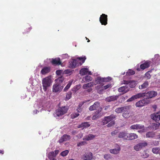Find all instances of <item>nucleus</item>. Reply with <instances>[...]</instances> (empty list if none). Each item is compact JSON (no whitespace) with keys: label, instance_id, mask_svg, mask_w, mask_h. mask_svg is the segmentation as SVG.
<instances>
[{"label":"nucleus","instance_id":"f257e3e1","mask_svg":"<svg viewBox=\"0 0 160 160\" xmlns=\"http://www.w3.org/2000/svg\"><path fill=\"white\" fill-rule=\"evenodd\" d=\"M111 78L110 77H108L106 78L98 77L95 79L94 82V85H98L96 87V88L97 90V91L99 93L102 94L101 88L104 85L103 83L108 82L111 80Z\"/></svg>","mask_w":160,"mask_h":160},{"label":"nucleus","instance_id":"f03ea898","mask_svg":"<svg viewBox=\"0 0 160 160\" xmlns=\"http://www.w3.org/2000/svg\"><path fill=\"white\" fill-rule=\"evenodd\" d=\"M86 59V58L84 57L78 58L76 59H72L69 62V66L70 68H74L77 66L81 65L84 62Z\"/></svg>","mask_w":160,"mask_h":160},{"label":"nucleus","instance_id":"7ed1b4c3","mask_svg":"<svg viewBox=\"0 0 160 160\" xmlns=\"http://www.w3.org/2000/svg\"><path fill=\"white\" fill-rule=\"evenodd\" d=\"M53 81V79L51 76H48L42 79V84L44 91H46L48 88L52 85Z\"/></svg>","mask_w":160,"mask_h":160},{"label":"nucleus","instance_id":"20e7f679","mask_svg":"<svg viewBox=\"0 0 160 160\" xmlns=\"http://www.w3.org/2000/svg\"><path fill=\"white\" fill-rule=\"evenodd\" d=\"M130 129L133 130H139L138 132L139 133L144 132L146 131V128L144 125L141 124H134L131 125Z\"/></svg>","mask_w":160,"mask_h":160},{"label":"nucleus","instance_id":"39448f33","mask_svg":"<svg viewBox=\"0 0 160 160\" xmlns=\"http://www.w3.org/2000/svg\"><path fill=\"white\" fill-rule=\"evenodd\" d=\"M94 85V82H90L83 85L82 88L85 90V91L87 92H90L92 91V87Z\"/></svg>","mask_w":160,"mask_h":160},{"label":"nucleus","instance_id":"423d86ee","mask_svg":"<svg viewBox=\"0 0 160 160\" xmlns=\"http://www.w3.org/2000/svg\"><path fill=\"white\" fill-rule=\"evenodd\" d=\"M148 143L145 141L138 143L134 146V149L137 151H139L141 150L143 148L148 145Z\"/></svg>","mask_w":160,"mask_h":160},{"label":"nucleus","instance_id":"0eeeda50","mask_svg":"<svg viewBox=\"0 0 160 160\" xmlns=\"http://www.w3.org/2000/svg\"><path fill=\"white\" fill-rule=\"evenodd\" d=\"M68 109L65 107L59 108L57 110L55 115V117H59L62 115L66 113Z\"/></svg>","mask_w":160,"mask_h":160},{"label":"nucleus","instance_id":"6e6552de","mask_svg":"<svg viewBox=\"0 0 160 160\" xmlns=\"http://www.w3.org/2000/svg\"><path fill=\"white\" fill-rule=\"evenodd\" d=\"M63 87L58 83L54 84L52 87V91L54 92H59L62 90Z\"/></svg>","mask_w":160,"mask_h":160},{"label":"nucleus","instance_id":"1a4fd4ad","mask_svg":"<svg viewBox=\"0 0 160 160\" xmlns=\"http://www.w3.org/2000/svg\"><path fill=\"white\" fill-rule=\"evenodd\" d=\"M151 118L160 125V112L152 114Z\"/></svg>","mask_w":160,"mask_h":160},{"label":"nucleus","instance_id":"9d476101","mask_svg":"<svg viewBox=\"0 0 160 160\" xmlns=\"http://www.w3.org/2000/svg\"><path fill=\"white\" fill-rule=\"evenodd\" d=\"M157 95V92L153 91H150L146 93H144V97L146 98H151L155 97Z\"/></svg>","mask_w":160,"mask_h":160},{"label":"nucleus","instance_id":"9b49d317","mask_svg":"<svg viewBox=\"0 0 160 160\" xmlns=\"http://www.w3.org/2000/svg\"><path fill=\"white\" fill-rule=\"evenodd\" d=\"M150 64V62L147 61L140 65V68H137V69L138 71H140V69L143 70L145 69L148 68L149 67Z\"/></svg>","mask_w":160,"mask_h":160},{"label":"nucleus","instance_id":"f8f14e48","mask_svg":"<svg viewBox=\"0 0 160 160\" xmlns=\"http://www.w3.org/2000/svg\"><path fill=\"white\" fill-rule=\"evenodd\" d=\"M99 20L102 25H106L107 24V15L102 14L100 16Z\"/></svg>","mask_w":160,"mask_h":160},{"label":"nucleus","instance_id":"ddd939ff","mask_svg":"<svg viewBox=\"0 0 160 160\" xmlns=\"http://www.w3.org/2000/svg\"><path fill=\"white\" fill-rule=\"evenodd\" d=\"M129 109V106H128L117 108L115 109V111L116 113H119L122 112H127Z\"/></svg>","mask_w":160,"mask_h":160},{"label":"nucleus","instance_id":"4468645a","mask_svg":"<svg viewBox=\"0 0 160 160\" xmlns=\"http://www.w3.org/2000/svg\"><path fill=\"white\" fill-rule=\"evenodd\" d=\"M115 148L110 150V152L113 154H117L119 153L121 150L120 147L118 145H116Z\"/></svg>","mask_w":160,"mask_h":160},{"label":"nucleus","instance_id":"2eb2a0df","mask_svg":"<svg viewBox=\"0 0 160 160\" xmlns=\"http://www.w3.org/2000/svg\"><path fill=\"white\" fill-rule=\"evenodd\" d=\"M115 118L113 115H111L109 116L105 117L103 120L102 121L103 125L107 124L108 122L113 120Z\"/></svg>","mask_w":160,"mask_h":160},{"label":"nucleus","instance_id":"dca6fc26","mask_svg":"<svg viewBox=\"0 0 160 160\" xmlns=\"http://www.w3.org/2000/svg\"><path fill=\"white\" fill-rule=\"evenodd\" d=\"M82 158L83 160H91L92 158V153L91 152L86 153L82 156Z\"/></svg>","mask_w":160,"mask_h":160},{"label":"nucleus","instance_id":"f3484780","mask_svg":"<svg viewBox=\"0 0 160 160\" xmlns=\"http://www.w3.org/2000/svg\"><path fill=\"white\" fill-rule=\"evenodd\" d=\"M79 73L82 76L84 75L88 74L89 75L92 74L91 72L89 71L88 68H82L80 71Z\"/></svg>","mask_w":160,"mask_h":160},{"label":"nucleus","instance_id":"a211bd4d","mask_svg":"<svg viewBox=\"0 0 160 160\" xmlns=\"http://www.w3.org/2000/svg\"><path fill=\"white\" fill-rule=\"evenodd\" d=\"M148 103L149 102L146 101V100L143 99L137 102L136 103V106L137 107H141Z\"/></svg>","mask_w":160,"mask_h":160},{"label":"nucleus","instance_id":"6ab92c4d","mask_svg":"<svg viewBox=\"0 0 160 160\" xmlns=\"http://www.w3.org/2000/svg\"><path fill=\"white\" fill-rule=\"evenodd\" d=\"M129 91V88L127 85L119 88L118 89V92H122V94L126 93Z\"/></svg>","mask_w":160,"mask_h":160},{"label":"nucleus","instance_id":"aec40b11","mask_svg":"<svg viewBox=\"0 0 160 160\" xmlns=\"http://www.w3.org/2000/svg\"><path fill=\"white\" fill-rule=\"evenodd\" d=\"M124 84H129L130 87L131 88L135 87L137 84V82L134 81H124Z\"/></svg>","mask_w":160,"mask_h":160},{"label":"nucleus","instance_id":"412c9836","mask_svg":"<svg viewBox=\"0 0 160 160\" xmlns=\"http://www.w3.org/2000/svg\"><path fill=\"white\" fill-rule=\"evenodd\" d=\"M70 139V136L67 135H64L61 138L58 142L60 143H61L63 142L69 140Z\"/></svg>","mask_w":160,"mask_h":160},{"label":"nucleus","instance_id":"4be33fe9","mask_svg":"<svg viewBox=\"0 0 160 160\" xmlns=\"http://www.w3.org/2000/svg\"><path fill=\"white\" fill-rule=\"evenodd\" d=\"M100 107V104L98 102H96L94 104L90 106L89 108V109L90 111H93L96 110L98 108Z\"/></svg>","mask_w":160,"mask_h":160},{"label":"nucleus","instance_id":"5701e85b","mask_svg":"<svg viewBox=\"0 0 160 160\" xmlns=\"http://www.w3.org/2000/svg\"><path fill=\"white\" fill-rule=\"evenodd\" d=\"M118 98V96L114 95L107 97L106 98V100L108 102L113 101L116 100Z\"/></svg>","mask_w":160,"mask_h":160},{"label":"nucleus","instance_id":"b1692460","mask_svg":"<svg viewBox=\"0 0 160 160\" xmlns=\"http://www.w3.org/2000/svg\"><path fill=\"white\" fill-rule=\"evenodd\" d=\"M50 61L54 65H60L61 63V62L60 61L59 58H56L54 59H49Z\"/></svg>","mask_w":160,"mask_h":160},{"label":"nucleus","instance_id":"393cba45","mask_svg":"<svg viewBox=\"0 0 160 160\" xmlns=\"http://www.w3.org/2000/svg\"><path fill=\"white\" fill-rule=\"evenodd\" d=\"M95 137V136L92 134H89L85 136L83 138V140L84 141H90L93 140Z\"/></svg>","mask_w":160,"mask_h":160},{"label":"nucleus","instance_id":"a878e982","mask_svg":"<svg viewBox=\"0 0 160 160\" xmlns=\"http://www.w3.org/2000/svg\"><path fill=\"white\" fill-rule=\"evenodd\" d=\"M138 138V136L134 133H130L128 134V140H133L137 139Z\"/></svg>","mask_w":160,"mask_h":160},{"label":"nucleus","instance_id":"bb28decb","mask_svg":"<svg viewBox=\"0 0 160 160\" xmlns=\"http://www.w3.org/2000/svg\"><path fill=\"white\" fill-rule=\"evenodd\" d=\"M128 134L125 132H122L119 133L118 135V137L120 138H123V139L127 140L128 139Z\"/></svg>","mask_w":160,"mask_h":160},{"label":"nucleus","instance_id":"cd10ccee","mask_svg":"<svg viewBox=\"0 0 160 160\" xmlns=\"http://www.w3.org/2000/svg\"><path fill=\"white\" fill-rule=\"evenodd\" d=\"M90 126V124L88 122H86L82 123L78 126V128H82V129L85 128H87Z\"/></svg>","mask_w":160,"mask_h":160},{"label":"nucleus","instance_id":"c85d7f7f","mask_svg":"<svg viewBox=\"0 0 160 160\" xmlns=\"http://www.w3.org/2000/svg\"><path fill=\"white\" fill-rule=\"evenodd\" d=\"M50 70L49 67H45L43 68L41 71V73L42 75H45L48 73Z\"/></svg>","mask_w":160,"mask_h":160},{"label":"nucleus","instance_id":"c756f323","mask_svg":"<svg viewBox=\"0 0 160 160\" xmlns=\"http://www.w3.org/2000/svg\"><path fill=\"white\" fill-rule=\"evenodd\" d=\"M155 133L152 132H148L146 134V136L147 138H152L155 137Z\"/></svg>","mask_w":160,"mask_h":160},{"label":"nucleus","instance_id":"7c9ffc66","mask_svg":"<svg viewBox=\"0 0 160 160\" xmlns=\"http://www.w3.org/2000/svg\"><path fill=\"white\" fill-rule=\"evenodd\" d=\"M56 156L54 152H51L48 154V158L50 160H57V159L55 158Z\"/></svg>","mask_w":160,"mask_h":160},{"label":"nucleus","instance_id":"2f4dec72","mask_svg":"<svg viewBox=\"0 0 160 160\" xmlns=\"http://www.w3.org/2000/svg\"><path fill=\"white\" fill-rule=\"evenodd\" d=\"M101 108H100V109L98 110V112H95L93 116L92 117V120H95L101 117V116L100 115L99 113L101 111Z\"/></svg>","mask_w":160,"mask_h":160},{"label":"nucleus","instance_id":"473e14b6","mask_svg":"<svg viewBox=\"0 0 160 160\" xmlns=\"http://www.w3.org/2000/svg\"><path fill=\"white\" fill-rule=\"evenodd\" d=\"M152 151L154 154L160 155V148L155 147L153 148Z\"/></svg>","mask_w":160,"mask_h":160},{"label":"nucleus","instance_id":"72a5a7b5","mask_svg":"<svg viewBox=\"0 0 160 160\" xmlns=\"http://www.w3.org/2000/svg\"><path fill=\"white\" fill-rule=\"evenodd\" d=\"M92 78L89 76H86L82 78V80L84 82H89L92 81Z\"/></svg>","mask_w":160,"mask_h":160},{"label":"nucleus","instance_id":"f704fd0d","mask_svg":"<svg viewBox=\"0 0 160 160\" xmlns=\"http://www.w3.org/2000/svg\"><path fill=\"white\" fill-rule=\"evenodd\" d=\"M44 103V102H39L38 104L37 105L36 108H38V109L41 108L40 110V111L42 110V108H45V107H47V105H44L43 106V104Z\"/></svg>","mask_w":160,"mask_h":160},{"label":"nucleus","instance_id":"c9c22d12","mask_svg":"<svg viewBox=\"0 0 160 160\" xmlns=\"http://www.w3.org/2000/svg\"><path fill=\"white\" fill-rule=\"evenodd\" d=\"M144 93H138L137 94L133 95V96L134 98V100L139 98H140L144 97Z\"/></svg>","mask_w":160,"mask_h":160},{"label":"nucleus","instance_id":"e433bc0d","mask_svg":"<svg viewBox=\"0 0 160 160\" xmlns=\"http://www.w3.org/2000/svg\"><path fill=\"white\" fill-rule=\"evenodd\" d=\"M64 78L63 77H58V78L55 80V83L60 84V83L62 82Z\"/></svg>","mask_w":160,"mask_h":160},{"label":"nucleus","instance_id":"4c0bfd02","mask_svg":"<svg viewBox=\"0 0 160 160\" xmlns=\"http://www.w3.org/2000/svg\"><path fill=\"white\" fill-rule=\"evenodd\" d=\"M154 59V62L156 63H160V56L158 54H156L155 55Z\"/></svg>","mask_w":160,"mask_h":160},{"label":"nucleus","instance_id":"58836bf2","mask_svg":"<svg viewBox=\"0 0 160 160\" xmlns=\"http://www.w3.org/2000/svg\"><path fill=\"white\" fill-rule=\"evenodd\" d=\"M148 85V82H145L141 85L139 86V88L140 89H142L147 87Z\"/></svg>","mask_w":160,"mask_h":160},{"label":"nucleus","instance_id":"ea45409f","mask_svg":"<svg viewBox=\"0 0 160 160\" xmlns=\"http://www.w3.org/2000/svg\"><path fill=\"white\" fill-rule=\"evenodd\" d=\"M111 87H112L111 84H107V85L103 86V87H102L101 88V90L102 91H102L103 90L107 89L109 88H110Z\"/></svg>","mask_w":160,"mask_h":160},{"label":"nucleus","instance_id":"a19ab883","mask_svg":"<svg viewBox=\"0 0 160 160\" xmlns=\"http://www.w3.org/2000/svg\"><path fill=\"white\" fill-rule=\"evenodd\" d=\"M72 82V81H70L68 82V83L67 84V86L64 89V91L65 92L67 91L68 90V89L70 88Z\"/></svg>","mask_w":160,"mask_h":160},{"label":"nucleus","instance_id":"79ce46f5","mask_svg":"<svg viewBox=\"0 0 160 160\" xmlns=\"http://www.w3.org/2000/svg\"><path fill=\"white\" fill-rule=\"evenodd\" d=\"M56 73L58 77H62L64 75L63 70H58L56 71Z\"/></svg>","mask_w":160,"mask_h":160},{"label":"nucleus","instance_id":"37998d69","mask_svg":"<svg viewBox=\"0 0 160 160\" xmlns=\"http://www.w3.org/2000/svg\"><path fill=\"white\" fill-rule=\"evenodd\" d=\"M135 73V72L134 70L131 69H129L126 72V75L130 76L134 75Z\"/></svg>","mask_w":160,"mask_h":160},{"label":"nucleus","instance_id":"c03bdc74","mask_svg":"<svg viewBox=\"0 0 160 160\" xmlns=\"http://www.w3.org/2000/svg\"><path fill=\"white\" fill-rule=\"evenodd\" d=\"M160 125L159 123H153L152 125V128L153 130H156L158 129Z\"/></svg>","mask_w":160,"mask_h":160},{"label":"nucleus","instance_id":"a18cd8bd","mask_svg":"<svg viewBox=\"0 0 160 160\" xmlns=\"http://www.w3.org/2000/svg\"><path fill=\"white\" fill-rule=\"evenodd\" d=\"M72 92H68L66 95L65 98L66 100H68L72 96Z\"/></svg>","mask_w":160,"mask_h":160},{"label":"nucleus","instance_id":"49530a36","mask_svg":"<svg viewBox=\"0 0 160 160\" xmlns=\"http://www.w3.org/2000/svg\"><path fill=\"white\" fill-rule=\"evenodd\" d=\"M69 152V151L68 150H65L61 152L60 155L62 157H64L67 155Z\"/></svg>","mask_w":160,"mask_h":160},{"label":"nucleus","instance_id":"de8ad7c7","mask_svg":"<svg viewBox=\"0 0 160 160\" xmlns=\"http://www.w3.org/2000/svg\"><path fill=\"white\" fill-rule=\"evenodd\" d=\"M103 157L106 160H108L111 158V155L108 153L104 154Z\"/></svg>","mask_w":160,"mask_h":160},{"label":"nucleus","instance_id":"09e8293b","mask_svg":"<svg viewBox=\"0 0 160 160\" xmlns=\"http://www.w3.org/2000/svg\"><path fill=\"white\" fill-rule=\"evenodd\" d=\"M79 88L80 87L79 85H76L73 88L72 90L73 92H76L79 89Z\"/></svg>","mask_w":160,"mask_h":160},{"label":"nucleus","instance_id":"8fccbe9b","mask_svg":"<svg viewBox=\"0 0 160 160\" xmlns=\"http://www.w3.org/2000/svg\"><path fill=\"white\" fill-rule=\"evenodd\" d=\"M79 115V114L78 113H72L71 115V118H75L78 117Z\"/></svg>","mask_w":160,"mask_h":160},{"label":"nucleus","instance_id":"3c124183","mask_svg":"<svg viewBox=\"0 0 160 160\" xmlns=\"http://www.w3.org/2000/svg\"><path fill=\"white\" fill-rule=\"evenodd\" d=\"M142 158H148L149 156V155L146 151H144L143 154L142 155Z\"/></svg>","mask_w":160,"mask_h":160},{"label":"nucleus","instance_id":"603ef678","mask_svg":"<svg viewBox=\"0 0 160 160\" xmlns=\"http://www.w3.org/2000/svg\"><path fill=\"white\" fill-rule=\"evenodd\" d=\"M71 72V71L70 69H67L63 71L64 75L66 74H69Z\"/></svg>","mask_w":160,"mask_h":160},{"label":"nucleus","instance_id":"864d4df0","mask_svg":"<svg viewBox=\"0 0 160 160\" xmlns=\"http://www.w3.org/2000/svg\"><path fill=\"white\" fill-rule=\"evenodd\" d=\"M149 72L150 71H148L145 74V77L148 79H149L151 78V76L150 74L149 73Z\"/></svg>","mask_w":160,"mask_h":160},{"label":"nucleus","instance_id":"5fc2aeb1","mask_svg":"<svg viewBox=\"0 0 160 160\" xmlns=\"http://www.w3.org/2000/svg\"><path fill=\"white\" fill-rule=\"evenodd\" d=\"M86 142L85 141H82L81 142H79V143H78L77 144V146L78 147H80L82 146L83 145H84L85 144H86Z\"/></svg>","mask_w":160,"mask_h":160},{"label":"nucleus","instance_id":"6e6d98bb","mask_svg":"<svg viewBox=\"0 0 160 160\" xmlns=\"http://www.w3.org/2000/svg\"><path fill=\"white\" fill-rule=\"evenodd\" d=\"M115 124L114 122L113 121H112L109 123L107 125L108 127H110L114 125Z\"/></svg>","mask_w":160,"mask_h":160},{"label":"nucleus","instance_id":"4d7b16f0","mask_svg":"<svg viewBox=\"0 0 160 160\" xmlns=\"http://www.w3.org/2000/svg\"><path fill=\"white\" fill-rule=\"evenodd\" d=\"M134 100V98L132 96L131 98H130L128 99L127 100V102H132V101H133Z\"/></svg>","mask_w":160,"mask_h":160},{"label":"nucleus","instance_id":"13d9d810","mask_svg":"<svg viewBox=\"0 0 160 160\" xmlns=\"http://www.w3.org/2000/svg\"><path fill=\"white\" fill-rule=\"evenodd\" d=\"M155 138L156 139H160V133L156 136Z\"/></svg>","mask_w":160,"mask_h":160},{"label":"nucleus","instance_id":"bf43d9fd","mask_svg":"<svg viewBox=\"0 0 160 160\" xmlns=\"http://www.w3.org/2000/svg\"><path fill=\"white\" fill-rule=\"evenodd\" d=\"M158 141H155L153 142V143L154 146H157L158 144Z\"/></svg>","mask_w":160,"mask_h":160},{"label":"nucleus","instance_id":"052dcab7","mask_svg":"<svg viewBox=\"0 0 160 160\" xmlns=\"http://www.w3.org/2000/svg\"><path fill=\"white\" fill-rule=\"evenodd\" d=\"M54 152L56 156L58 154L59 152V151L58 150H56Z\"/></svg>","mask_w":160,"mask_h":160},{"label":"nucleus","instance_id":"680f3d73","mask_svg":"<svg viewBox=\"0 0 160 160\" xmlns=\"http://www.w3.org/2000/svg\"><path fill=\"white\" fill-rule=\"evenodd\" d=\"M117 133V131H113L112 132H111V134L112 135H113L115 134L116 133Z\"/></svg>","mask_w":160,"mask_h":160},{"label":"nucleus","instance_id":"e2e57ef3","mask_svg":"<svg viewBox=\"0 0 160 160\" xmlns=\"http://www.w3.org/2000/svg\"><path fill=\"white\" fill-rule=\"evenodd\" d=\"M63 57L67 58L68 57V55L67 54L63 55L62 56Z\"/></svg>","mask_w":160,"mask_h":160},{"label":"nucleus","instance_id":"0e129e2a","mask_svg":"<svg viewBox=\"0 0 160 160\" xmlns=\"http://www.w3.org/2000/svg\"><path fill=\"white\" fill-rule=\"evenodd\" d=\"M83 136V134L82 133H80L79 136H78V138H81Z\"/></svg>","mask_w":160,"mask_h":160},{"label":"nucleus","instance_id":"69168bd1","mask_svg":"<svg viewBox=\"0 0 160 160\" xmlns=\"http://www.w3.org/2000/svg\"><path fill=\"white\" fill-rule=\"evenodd\" d=\"M152 107L153 108H154L155 110L157 108V106L155 105H153L152 106Z\"/></svg>","mask_w":160,"mask_h":160},{"label":"nucleus","instance_id":"338daca9","mask_svg":"<svg viewBox=\"0 0 160 160\" xmlns=\"http://www.w3.org/2000/svg\"><path fill=\"white\" fill-rule=\"evenodd\" d=\"M38 110L37 109L35 111H34L33 112L34 114H36L37 113Z\"/></svg>","mask_w":160,"mask_h":160},{"label":"nucleus","instance_id":"774afa93","mask_svg":"<svg viewBox=\"0 0 160 160\" xmlns=\"http://www.w3.org/2000/svg\"><path fill=\"white\" fill-rule=\"evenodd\" d=\"M122 116L124 117H125V118L127 117V116H126V114L123 113L122 114Z\"/></svg>","mask_w":160,"mask_h":160}]
</instances>
